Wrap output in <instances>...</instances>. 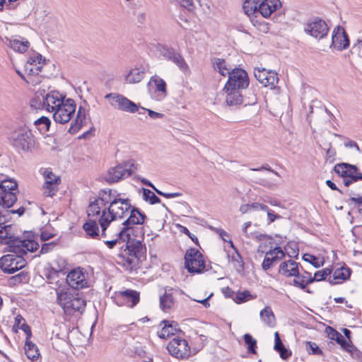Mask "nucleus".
I'll return each instance as SVG.
<instances>
[{"instance_id": "f257e3e1", "label": "nucleus", "mask_w": 362, "mask_h": 362, "mask_svg": "<svg viewBox=\"0 0 362 362\" xmlns=\"http://www.w3.org/2000/svg\"><path fill=\"white\" fill-rule=\"evenodd\" d=\"M132 208L129 199H122L119 194L114 195L110 189H102L98 197L90 202L87 209L90 218H98L103 237H106V230L110 223L127 216Z\"/></svg>"}, {"instance_id": "f03ea898", "label": "nucleus", "mask_w": 362, "mask_h": 362, "mask_svg": "<svg viewBox=\"0 0 362 362\" xmlns=\"http://www.w3.org/2000/svg\"><path fill=\"white\" fill-rule=\"evenodd\" d=\"M13 228L11 224L0 226V239L9 246L11 252L23 256L38 249L39 244L33 239L34 235L28 232L26 238L21 240L14 234Z\"/></svg>"}, {"instance_id": "7ed1b4c3", "label": "nucleus", "mask_w": 362, "mask_h": 362, "mask_svg": "<svg viewBox=\"0 0 362 362\" xmlns=\"http://www.w3.org/2000/svg\"><path fill=\"white\" fill-rule=\"evenodd\" d=\"M119 240L126 242V248L122 250L117 256V262L122 265L126 270L132 271L134 269L139 259L143 257L146 247L141 243V240H136L128 235L124 238Z\"/></svg>"}, {"instance_id": "20e7f679", "label": "nucleus", "mask_w": 362, "mask_h": 362, "mask_svg": "<svg viewBox=\"0 0 362 362\" xmlns=\"http://www.w3.org/2000/svg\"><path fill=\"white\" fill-rule=\"evenodd\" d=\"M18 184L13 179H6L0 182V226L9 220L8 209L17 201Z\"/></svg>"}, {"instance_id": "39448f33", "label": "nucleus", "mask_w": 362, "mask_h": 362, "mask_svg": "<svg viewBox=\"0 0 362 362\" xmlns=\"http://www.w3.org/2000/svg\"><path fill=\"white\" fill-rule=\"evenodd\" d=\"M8 139L14 148L23 152H31L39 146L31 130L26 126L16 129Z\"/></svg>"}, {"instance_id": "423d86ee", "label": "nucleus", "mask_w": 362, "mask_h": 362, "mask_svg": "<svg viewBox=\"0 0 362 362\" xmlns=\"http://www.w3.org/2000/svg\"><path fill=\"white\" fill-rule=\"evenodd\" d=\"M57 300L64 312L69 315H73L78 312L82 313L84 310L86 302L78 295H74L67 292H57Z\"/></svg>"}, {"instance_id": "0eeeda50", "label": "nucleus", "mask_w": 362, "mask_h": 362, "mask_svg": "<svg viewBox=\"0 0 362 362\" xmlns=\"http://www.w3.org/2000/svg\"><path fill=\"white\" fill-rule=\"evenodd\" d=\"M334 171L343 178L344 184L349 187L353 182L362 180V173H359L358 168L347 163H337L334 167Z\"/></svg>"}, {"instance_id": "6e6552de", "label": "nucleus", "mask_w": 362, "mask_h": 362, "mask_svg": "<svg viewBox=\"0 0 362 362\" xmlns=\"http://www.w3.org/2000/svg\"><path fill=\"white\" fill-rule=\"evenodd\" d=\"M128 218L122 223L123 228L118 233L119 238H124L134 233V225H141L146 218V215L141 213L136 208H131Z\"/></svg>"}, {"instance_id": "1a4fd4ad", "label": "nucleus", "mask_w": 362, "mask_h": 362, "mask_svg": "<svg viewBox=\"0 0 362 362\" xmlns=\"http://www.w3.org/2000/svg\"><path fill=\"white\" fill-rule=\"evenodd\" d=\"M25 265L26 261L21 254L12 252L0 258V268L4 273L13 274Z\"/></svg>"}, {"instance_id": "9d476101", "label": "nucleus", "mask_w": 362, "mask_h": 362, "mask_svg": "<svg viewBox=\"0 0 362 362\" xmlns=\"http://www.w3.org/2000/svg\"><path fill=\"white\" fill-rule=\"evenodd\" d=\"M250 83L247 73L243 69H233L227 83L225 85L224 90L238 89L243 90L248 87Z\"/></svg>"}, {"instance_id": "9b49d317", "label": "nucleus", "mask_w": 362, "mask_h": 362, "mask_svg": "<svg viewBox=\"0 0 362 362\" xmlns=\"http://www.w3.org/2000/svg\"><path fill=\"white\" fill-rule=\"evenodd\" d=\"M105 98L109 100L112 107L123 112L135 113L139 111V106L127 98L118 93H108Z\"/></svg>"}, {"instance_id": "f8f14e48", "label": "nucleus", "mask_w": 362, "mask_h": 362, "mask_svg": "<svg viewBox=\"0 0 362 362\" xmlns=\"http://www.w3.org/2000/svg\"><path fill=\"white\" fill-rule=\"evenodd\" d=\"M185 267L189 273H201L205 269L202 253L195 248L188 250L185 255Z\"/></svg>"}, {"instance_id": "ddd939ff", "label": "nucleus", "mask_w": 362, "mask_h": 362, "mask_svg": "<svg viewBox=\"0 0 362 362\" xmlns=\"http://www.w3.org/2000/svg\"><path fill=\"white\" fill-rule=\"evenodd\" d=\"M304 31L316 39H322L329 32L326 22L319 17L309 19L305 25Z\"/></svg>"}, {"instance_id": "4468645a", "label": "nucleus", "mask_w": 362, "mask_h": 362, "mask_svg": "<svg viewBox=\"0 0 362 362\" xmlns=\"http://www.w3.org/2000/svg\"><path fill=\"white\" fill-rule=\"evenodd\" d=\"M76 103L72 99H66L53 112V119L57 123L65 124L70 121L76 111Z\"/></svg>"}, {"instance_id": "2eb2a0df", "label": "nucleus", "mask_w": 362, "mask_h": 362, "mask_svg": "<svg viewBox=\"0 0 362 362\" xmlns=\"http://www.w3.org/2000/svg\"><path fill=\"white\" fill-rule=\"evenodd\" d=\"M40 172L45 179L43 194L46 197H53L58 190V186L61 182L60 177L55 175L49 168L40 169Z\"/></svg>"}, {"instance_id": "dca6fc26", "label": "nucleus", "mask_w": 362, "mask_h": 362, "mask_svg": "<svg viewBox=\"0 0 362 362\" xmlns=\"http://www.w3.org/2000/svg\"><path fill=\"white\" fill-rule=\"evenodd\" d=\"M132 174L129 164L123 163L109 168L105 179L108 183H115L129 177Z\"/></svg>"}, {"instance_id": "f3484780", "label": "nucleus", "mask_w": 362, "mask_h": 362, "mask_svg": "<svg viewBox=\"0 0 362 362\" xmlns=\"http://www.w3.org/2000/svg\"><path fill=\"white\" fill-rule=\"evenodd\" d=\"M169 353L177 358H187L191 355L190 347L183 339L174 338L168 344Z\"/></svg>"}, {"instance_id": "a211bd4d", "label": "nucleus", "mask_w": 362, "mask_h": 362, "mask_svg": "<svg viewBox=\"0 0 362 362\" xmlns=\"http://www.w3.org/2000/svg\"><path fill=\"white\" fill-rule=\"evenodd\" d=\"M254 76L264 87H270L271 89L275 88L279 81L278 75L275 71L264 68H255Z\"/></svg>"}, {"instance_id": "6ab92c4d", "label": "nucleus", "mask_w": 362, "mask_h": 362, "mask_svg": "<svg viewBox=\"0 0 362 362\" xmlns=\"http://www.w3.org/2000/svg\"><path fill=\"white\" fill-rule=\"evenodd\" d=\"M262 245L259 246L257 250L258 252H264V250H262ZM284 257L285 253L280 247H275L273 249H270L269 251L265 252L264 259L262 264V269L267 271L273 265L284 258Z\"/></svg>"}, {"instance_id": "aec40b11", "label": "nucleus", "mask_w": 362, "mask_h": 362, "mask_svg": "<svg viewBox=\"0 0 362 362\" xmlns=\"http://www.w3.org/2000/svg\"><path fill=\"white\" fill-rule=\"evenodd\" d=\"M67 284L74 289H81L88 286L86 274L77 268L71 270L66 276Z\"/></svg>"}, {"instance_id": "412c9836", "label": "nucleus", "mask_w": 362, "mask_h": 362, "mask_svg": "<svg viewBox=\"0 0 362 362\" xmlns=\"http://www.w3.org/2000/svg\"><path fill=\"white\" fill-rule=\"evenodd\" d=\"M338 51H342L349 47V39L345 30L341 26H337L334 28L332 35V44Z\"/></svg>"}, {"instance_id": "4be33fe9", "label": "nucleus", "mask_w": 362, "mask_h": 362, "mask_svg": "<svg viewBox=\"0 0 362 362\" xmlns=\"http://www.w3.org/2000/svg\"><path fill=\"white\" fill-rule=\"evenodd\" d=\"M64 96L58 91H51L43 97V107L49 112L55 110L64 101Z\"/></svg>"}, {"instance_id": "5701e85b", "label": "nucleus", "mask_w": 362, "mask_h": 362, "mask_svg": "<svg viewBox=\"0 0 362 362\" xmlns=\"http://www.w3.org/2000/svg\"><path fill=\"white\" fill-rule=\"evenodd\" d=\"M45 59L38 53L30 56L25 64V70L29 75H37L42 70Z\"/></svg>"}, {"instance_id": "b1692460", "label": "nucleus", "mask_w": 362, "mask_h": 362, "mask_svg": "<svg viewBox=\"0 0 362 362\" xmlns=\"http://www.w3.org/2000/svg\"><path fill=\"white\" fill-rule=\"evenodd\" d=\"M281 3L279 0H264L257 7V13L264 18H268L278 8L281 7Z\"/></svg>"}, {"instance_id": "393cba45", "label": "nucleus", "mask_w": 362, "mask_h": 362, "mask_svg": "<svg viewBox=\"0 0 362 362\" xmlns=\"http://www.w3.org/2000/svg\"><path fill=\"white\" fill-rule=\"evenodd\" d=\"M279 273L286 277L297 276L299 273L298 263L294 260H288L280 264Z\"/></svg>"}, {"instance_id": "a878e982", "label": "nucleus", "mask_w": 362, "mask_h": 362, "mask_svg": "<svg viewBox=\"0 0 362 362\" xmlns=\"http://www.w3.org/2000/svg\"><path fill=\"white\" fill-rule=\"evenodd\" d=\"M160 325H163L162 329L158 332V336L160 339H167L170 336L180 332L178 324L174 321L163 320Z\"/></svg>"}, {"instance_id": "bb28decb", "label": "nucleus", "mask_w": 362, "mask_h": 362, "mask_svg": "<svg viewBox=\"0 0 362 362\" xmlns=\"http://www.w3.org/2000/svg\"><path fill=\"white\" fill-rule=\"evenodd\" d=\"M86 109L80 106L78 107L76 119L71 122L68 132L71 134L77 133L81 128L85 124L86 120Z\"/></svg>"}, {"instance_id": "cd10ccee", "label": "nucleus", "mask_w": 362, "mask_h": 362, "mask_svg": "<svg viewBox=\"0 0 362 362\" xmlns=\"http://www.w3.org/2000/svg\"><path fill=\"white\" fill-rule=\"evenodd\" d=\"M117 299H122L124 301H131L130 307L135 306L139 302V293L134 290H126L119 291L117 294Z\"/></svg>"}, {"instance_id": "c85d7f7f", "label": "nucleus", "mask_w": 362, "mask_h": 362, "mask_svg": "<svg viewBox=\"0 0 362 362\" xmlns=\"http://www.w3.org/2000/svg\"><path fill=\"white\" fill-rule=\"evenodd\" d=\"M212 64L214 69L217 71L221 75L226 76L230 75V73L232 71V68L230 64H228L226 61L223 59L220 58H214L212 59Z\"/></svg>"}, {"instance_id": "c756f323", "label": "nucleus", "mask_w": 362, "mask_h": 362, "mask_svg": "<svg viewBox=\"0 0 362 362\" xmlns=\"http://www.w3.org/2000/svg\"><path fill=\"white\" fill-rule=\"evenodd\" d=\"M145 76L144 68H134L125 76V81L128 83H137L142 81Z\"/></svg>"}, {"instance_id": "7c9ffc66", "label": "nucleus", "mask_w": 362, "mask_h": 362, "mask_svg": "<svg viewBox=\"0 0 362 362\" xmlns=\"http://www.w3.org/2000/svg\"><path fill=\"white\" fill-rule=\"evenodd\" d=\"M24 349L28 358L32 362H37L40 357L39 350L37 346L29 340V338L26 339Z\"/></svg>"}, {"instance_id": "2f4dec72", "label": "nucleus", "mask_w": 362, "mask_h": 362, "mask_svg": "<svg viewBox=\"0 0 362 362\" xmlns=\"http://www.w3.org/2000/svg\"><path fill=\"white\" fill-rule=\"evenodd\" d=\"M226 93V102L228 105H238L242 103L243 96L240 93V90L232 89L225 90Z\"/></svg>"}, {"instance_id": "473e14b6", "label": "nucleus", "mask_w": 362, "mask_h": 362, "mask_svg": "<svg viewBox=\"0 0 362 362\" xmlns=\"http://www.w3.org/2000/svg\"><path fill=\"white\" fill-rule=\"evenodd\" d=\"M293 279V285L296 287L300 288L302 290H305L307 285L313 283V276L311 274L305 272L304 274H299Z\"/></svg>"}, {"instance_id": "72a5a7b5", "label": "nucleus", "mask_w": 362, "mask_h": 362, "mask_svg": "<svg viewBox=\"0 0 362 362\" xmlns=\"http://www.w3.org/2000/svg\"><path fill=\"white\" fill-rule=\"evenodd\" d=\"M326 332L328 337L332 340L336 341L344 350L351 342L346 341L344 337L339 332L331 327H327Z\"/></svg>"}, {"instance_id": "f704fd0d", "label": "nucleus", "mask_w": 362, "mask_h": 362, "mask_svg": "<svg viewBox=\"0 0 362 362\" xmlns=\"http://www.w3.org/2000/svg\"><path fill=\"white\" fill-rule=\"evenodd\" d=\"M261 320L268 326L273 327L275 325V316L269 306L262 310L259 313Z\"/></svg>"}, {"instance_id": "c9c22d12", "label": "nucleus", "mask_w": 362, "mask_h": 362, "mask_svg": "<svg viewBox=\"0 0 362 362\" xmlns=\"http://www.w3.org/2000/svg\"><path fill=\"white\" fill-rule=\"evenodd\" d=\"M83 228L90 238H95L99 235L98 225L95 220L90 219L86 222L83 226Z\"/></svg>"}, {"instance_id": "e433bc0d", "label": "nucleus", "mask_w": 362, "mask_h": 362, "mask_svg": "<svg viewBox=\"0 0 362 362\" xmlns=\"http://www.w3.org/2000/svg\"><path fill=\"white\" fill-rule=\"evenodd\" d=\"M8 45L14 51L23 53L28 49L30 42L28 40L21 41L17 39H13L9 40Z\"/></svg>"}, {"instance_id": "4c0bfd02", "label": "nucleus", "mask_w": 362, "mask_h": 362, "mask_svg": "<svg viewBox=\"0 0 362 362\" xmlns=\"http://www.w3.org/2000/svg\"><path fill=\"white\" fill-rule=\"evenodd\" d=\"M14 329H20L26 334V339L31 337L32 332L30 326L26 323L25 319L20 315L15 318Z\"/></svg>"}, {"instance_id": "58836bf2", "label": "nucleus", "mask_w": 362, "mask_h": 362, "mask_svg": "<svg viewBox=\"0 0 362 362\" xmlns=\"http://www.w3.org/2000/svg\"><path fill=\"white\" fill-rule=\"evenodd\" d=\"M151 83H154L156 86V91L161 93L163 97H165L167 94V90H166V83L163 79L160 78L158 76H151L149 82L148 86Z\"/></svg>"}, {"instance_id": "ea45409f", "label": "nucleus", "mask_w": 362, "mask_h": 362, "mask_svg": "<svg viewBox=\"0 0 362 362\" xmlns=\"http://www.w3.org/2000/svg\"><path fill=\"white\" fill-rule=\"evenodd\" d=\"M174 305V300L171 293L165 292L160 297V307L165 313L168 312Z\"/></svg>"}, {"instance_id": "a19ab883", "label": "nucleus", "mask_w": 362, "mask_h": 362, "mask_svg": "<svg viewBox=\"0 0 362 362\" xmlns=\"http://www.w3.org/2000/svg\"><path fill=\"white\" fill-rule=\"evenodd\" d=\"M259 0H245L243 8L248 16L257 13V7L259 4Z\"/></svg>"}, {"instance_id": "79ce46f5", "label": "nucleus", "mask_w": 362, "mask_h": 362, "mask_svg": "<svg viewBox=\"0 0 362 362\" xmlns=\"http://www.w3.org/2000/svg\"><path fill=\"white\" fill-rule=\"evenodd\" d=\"M350 276V269L346 267H341L337 269L334 274L332 279H329V283L332 284H337V281H334V280H346Z\"/></svg>"}, {"instance_id": "37998d69", "label": "nucleus", "mask_w": 362, "mask_h": 362, "mask_svg": "<svg viewBox=\"0 0 362 362\" xmlns=\"http://www.w3.org/2000/svg\"><path fill=\"white\" fill-rule=\"evenodd\" d=\"M170 61L176 64L182 72L187 73L189 71V66L185 59L179 52H176Z\"/></svg>"}, {"instance_id": "c03bdc74", "label": "nucleus", "mask_w": 362, "mask_h": 362, "mask_svg": "<svg viewBox=\"0 0 362 362\" xmlns=\"http://www.w3.org/2000/svg\"><path fill=\"white\" fill-rule=\"evenodd\" d=\"M141 182L146 186L151 187L156 191V192L158 194L163 196V197L167 198V199L175 198V197H180L182 195V194L179 193V192H174V193L163 192L158 189L157 188H156V187L149 180H148L145 178H143L141 180Z\"/></svg>"}, {"instance_id": "a18cd8bd", "label": "nucleus", "mask_w": 362, "mask_h": 362, "mask_svg": "<svg viewBox=\"0 0 362 362\" xmlns=\"http://www.w3.org/2000/svg\"><path fill=\"white\" fill-rule=\"evenodd\" d=\"M158 51L165 59L168 61H170L174 54L177 52L174 48L166 45H159Z\"/></svg>"}, {"instance_id": "49530a36", "label": "nucleus", "mask_w": 362, "mask_h": 362, "mask_svg": "<svg viewBox=\"0 0 362 362\" xmlns=\"http://www.w3.org/2000/svg\"><path fill=\"white\" fill-rule=\"evenodd\" d=\"M143 196L144 200L149 202L151 204H155L160 202V199L150 189H144Z\"/></svg>"}, {"instance_id": "de8ad7c7", "label": "nucleus", "mask_w": 362, "mask_h": 362, "mask_svg": "<svg viewBox=\"0 0 362 362\" xmlns=\"http://www.w3.org/2000/svg\"><path fill=\"white\" fill-rule=\"evenodd\" d=\"M303 260L305 262H309L310 264H312L315 268H319L321 266L323 265L324 261L320 260L319 258L317 257L310 255V254H305L303 256Z\"/></svg>"}, {"instance_id": "09e8293b", "label": "nucleus", "mask_w": 362, "mask_h": 362, "mask_svg": "<svg viewBox=\"0 0 362 362\" xmlns=\"http://www.w3.org/2000/svg\"><path fill=\"white\" fill-rule=\"evenodd\" d=\"M245 343L247 345L249 352L252 354L256 353L257 341L250 334H245L244 335Z\"/></svg>"}, {"instance_id": "8fccbe9b", "label": "nucleus", "mask_w": 362, "mask_h": 362, "mask_svg": "<svg viewBox=\"0 0 362 362\" xmlns=\"http://www.w3.org/2000/svg\"><path fill=\"white\" fill-rule=\"evenodd\" d=\"M331 273L332 269L329 268H325L324 269L316 272L314 274V276L313 277V282L325 280L327 276L331 274Z\"/></svg>"}, {"instance_id": "3c124183", "label": "nucleus", "mask_w": 362, "mask_h": 362, "mask_svg": "<svg viewBox=\"0 0 362 362\" xmlns=\"http://www.w3.org/2000/svg\"><path fill=\"white\" fill-rule=\"evenodd\" d=\"M345 351L349 352L354 358L362 360V352L360 351L351 341L349 344L344 349Z\"/></svg>"}, {"instance_id": "603ef678", "label": "nucleus", "mask_w": 362, "mask_h": 362, "mask_svg": "<svg viewBox=\"0 0 362 362\" xmlns=\"http://www.w3.org/2000/svg\"><path fill=\"white\" fill-rule=\"evenodd\" d=\"M306 349L309 354L322 355V351L319 348L316 343L313 341L306 342Z\"/></svg>"}, {"instance_id": "864d4df0", "label": "nucleus", "mask_w": 362, "mask_h": 362, "mask_svg": "<svg viewBox=\"0 0 362 362\" xmlns=\"http://www.w3.org/2000/svg\"><path fill=\"white\" fill-rule=\"evenodd\" d=\"M214 230L216 231V233L217 234L219 235V236L221 238V239L223 241L228 242L229 244H230V246L232 248H234V245H233V241L231 240V239L230 238V235L226 231H225L222 228H215Z\"/></svg>"}, {"instance_id": "5fc2aeb1", "label": "nucleus", "mask_w": 362, "mask_h": 362, "mask_svg": "<svg viewBox=\"0 0 362 362\" xmlns=\"http://www.w3.org/2000/svg\"><path fill=\"white\" fill-rule=\"evenodd\" d=\"M349 204L354 205L357 207L358 211L362 208V195L359 194H354L353 197H351L349 200Z\"/></svg>"}, {"instance_id": "6e6d98bb", "label": "nucleus", "mask_w": 362, "mask_h": 362, "mask_svg": "<svg viewBox=\"0 0 362 362\" xmlns=\"http://www.w3.org/2000/svg\"><path fill=\"white\" fill-rule=\"evenodd\" d=\"M55 246L56 243L54 241L42 244L39 254L35 255V257H40V255L47 254L51 252L52 250H53Z\"/></svg>"}, {"instance_id": "4d7b16f0", "label": "nucleus", "mask_w": 362, "mask_h": 362, "mask_svg": "<svg viewBox=\"0 0 362 362\" xmlns=\"http://www.w3.org/2000/svg\"><path fill=\"white\" fill-rule=\"evenodd\" d=\"M34 124L35 126L44 125L45 130L47 131L49 129L51 122L47 117L42 116V117H40L39 119H36L34 122Z\"/></svg>"}, {"instance_id": "13d9d810", "label": "nucleus", "mask_w": 362, "mask_h": 362, "mask_svg": "<svg viewBox=\"0 0 362 362\" xmlns=\"http://www.w3.org/2000/svg\"><path fill=\"white\" fill-rule=\"evenodd\" d=\"M250 292L248 291H245L243 292H239L235 294V297L234 298V300L237 303H241L247 300V298L250 296Z\"/></svg>"}, {"instance_id": "bf43d9fd", "label": "nucleus", "mask_w": 362, "mask_h": 362, "mask_svg": "<svg viewBox=\"0 0 362 362\" xmlns=\"http://www.w3.org/2000/svg\"><path fill=\"white\" fill-rule=\"evenodd\" d=\"M234 253L231 255V262L236 263L235 266L243 267V264L240 255L238 252L236 248L234 247Z\"/></svg>"}, {"instance_id": "052dcab7", "label": "nucleus", "mask_w": 362, "mask_h": 362, "mask_svg": "<svg viewBox=\"0 0 362 362\" xmlns=\"http://www.w3.org/2000/svg\"><path fill=\"white\" fill-rule=\"evenodd\" d=\"M142 110L144 111H147L149 117L152 119H161L164 117V115L160 112H155L153 110H151L150 109H146L144 107H142Z\"/></svg>"}, {"instance_id": "680f3d73", "label": "nucleus", "mask_w": 362, "mask_h": 362, "mask_svg": "<svg viewBox=\"0 0 362 362\" xmlns=\"http://www.w3.org/2000/svg\"><path fill=\"white\" fill-rule=\"evenodd\" d=\"M274 340H275V344H274V349L276 351H278L279 349H282L284 346V344L282 343V341L280 339L279 334L277 332H276L274 334Z\"/></svg>"}, {"instance_id": "e2e57ef3", "label": "nucleus", "mask_w": 362, "mask_h": 362, "mask_svg": "<svg viewBox=\"0 0 362 362\" xmlns=\"http://www.w3.org/2000/svg\"><path fill=\"white\" fill-rule=\"evenodd\" d=\"M276 351L279 353L280 357L284 360L288 358L291 356V351L288 350L285 346Z\"/></svg>"}, {"instance_id": "0e129e2a", "label": "nucleus", "mask_w": 362, "mask_h": 362, "mask_svg": "<svg viewBox=\"0 0 362 362\" xmlns=\"http://www.w3.org/2000/svg\"><path fill=\"white\" fill-rule=\"evenodd\" d=\"M250 170H254V171H261V170H265L269 171L271 173H273L276 176H279V174L277 172L274 171L268 164H264L257 168H251Z\"/></svg>"}, {"instance_id": "69168bd1", "label": "nucleus", "mask_w": 362, "mask_h": 362, "mask_svg": "<svg viewBox=\"0 0 362 362\" xmlns=\"http://www.w3.org/2000/svg\"><path fill=\"white\" fill-rule=\"evenodd\" d=\"M54 234L47 230H43L40 234V240L42 241H47L52 238Z\"/></svg>"}, {"instance_id": "338daca9", "label": "nucleus", "mask_w": 362, "mask_h": 362, "mask_svg": "<svg viewBox=\"0 0 362 362\" xmlns=\"http://www.w3.org/2000/svg\"><path fill=\"white\" fill-rule=\"evenodd\" d=\"M267 216L269 220V223H273L276 219H280L281 218V216L274 214L272 210H269L267 211Z\"/></svg>"}, {"instance_id": "774afa93", "label": "nucleus", "mask_w": 362, "mask_h": 362, "mask_svg": "<svg viewBox=\"0 0 362 362\" xmlns=\"http://www.w3.org/2000/svg\"><path fill=\"white\" fill-rule=\"evenodd\" d=\"M182 232H183L185 234L187 235L196 244H197L198 243V239L196 237V235H194V234H192L189 230L186 228V227H184V226H182V230H181Z\"/></svg>"}]
</instances>
